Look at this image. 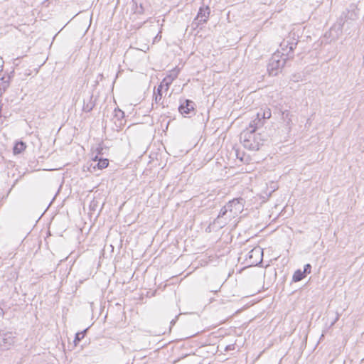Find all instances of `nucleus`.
<instances>
[{
	"label": "nucleus",
	"mask_w": 364,
	"mask_h": 364,
	"mask_svg": "<svg viewBox=\"0 0 364 364\" xmlns=\"http://www.w3.org/2000/svg\"><path fill=\"white\" fill-rule=\"evenodd\" d=\"M311 271V265L310 264H306L304 267V270L302 271L305 275L307 274H310Z\"/></svg>",
	"instance_id": "obj_23"
},
{
	"label": "nucleus",
	"mask_w": 364,
	"mask_h": 364,
	"mask_svg": "<svg viewBox=\"0 0 364 364\" xmlns=\"http://www.w3.org/2000/svg\"><path fill=\"white\" fill-rule=\"evenodd\" d=\"M218 290H211V291L217 292Z\"/></svg>",
	"instance_id": "obj_29"
},
{
	"label": "nucleus",
	"mask_w": 364,
	"mask_h": 364,
	"mask_svg": "<svg viewBox=\"0 0 364 364\" xmlns=\"http://www.w3.org/2000/svg\"><path fill=\"white\" fill-rule=\"evenodd\" d=\"M27 146L23 141H17L13 148V153L14 155L21 154L26 149Z\"/></svg>",
	"instance_id": "obj_14"
},
{
	"label": "nucleus",
	"mask_w": 364,
	"mask_h": 364,
	"mask_svg": "<svg viewBox=\"0 0 364 364\" xmlns=\"http://www.w3.org/2000/svg\"><path fill=\"white\" fill-rule=\"evenodd\" d=\"M174 70H176V69H174ZM168 76H171V77H173L174 76V73H173V70H171V74L168 75Z\"/></svg>",
	"instance_id": "obj_26"
},
{
	"label": "nucleus",
	"mask_w": 364,
	"mask_h": 364,
	"mask_svg": "<svg viewBox=\"0 0 364 364\" xmlns=\"http://www.w3.org/2000/svg\"><path fill=\"white\" fill-rule=\"evenodd\" d=\"M171 323H175V321L174 320H172V321L171 322Z\"/></svg>",
	"instance_id": "obj_30"
},
{
	"label": "nucleus",
	"mask_w": 364,
	"mask_h": 364,
	"mask_svg": "<svg viewBox=\"0 0 364 364\" xmlns=\"http://www.w3.org/2000/svg\"><path fill=\"white\" fill-rule=\"evenodd\" d=\"M297 45L296 42H294V39H284L280 43V55H282L284 58L288 57V59L293 58L291 55L293 50L296 48Z\"/></svg>",
	"instance_id": "obj_5"
},
{
	"label": "nucleus",
	"mask_w": 364,
	"mask_h": 364,
	"mask_svg": "<svg viewBox=\"0 0 364 364\" xmlns=\"http://www.w3.org/2000/svg\"><path fill=\"white\" fill-rule=\"evenodd\" d=\"M266 139L261 133L254 129H246L240 134V141L243 146L250 151H257Z\"/></svg>",
	"instance_id": "obj_2"
},
{
	"label": "nucleus",
	"mask_w": 364,
	"mask_h": 364,
	"mask_svg": "<svg viewBox=\"0 0 364 364\" xmlns=\"http://www.w3.org/2000/svg\"><path fill=\"white\" fill-rule=\"evenodd\" d=\"M305 277L306 275L301 269H297L296 271L294 272L293 274L292 281L294 282H297L302 280Z\"/></svg>",
	"instance_id": "obj_18"
},
{
	"label": "nucleus",
	"mask_w": 364,
	"mask_h": 364,
	"mask_svg": "<svg viewBox=\"0 0 364 364\" xmlns=\"http://www.w3.org/2000/svg\"><path fill=\"white\" fill-rule=\"evenodd\" d=\"M210 13V9L208 6H201L199 9L196 17L194 18L192 25H196V26H198L200 24L206 23L208 20Z\"/></svg>",
	"instance_id": "obj_8"
},
{
	"label": "nucleus",
	"mask_w": 364,
	"mask_h": 364,
	"mask_svg": "<svg viewBox=\"0 0 364 364\" xmlns=\"http://www.w3.org/2000/svg\"><path fill=\"white\" fill-rule=\"evenodd\" d=\"M154 102L156 104L163 105V107H164L165 105H164V100H162V95L158 94V95H154Z\"/></svg>",
	"instance_id": "obj_21"
},
{
	"label": "nucleus",
	"mask_w": 364,
	"mask_h": 364,
	"mask_svg": "<svg viewBox=\"0 0 364 364\" xmlns=\"http://www.w3.org/2000/svg\"><path fill=\"white\" fill-rule=\"evenodd\" d=\"M355 7L354 5H350V9H347V13L343 12L338 21L331 26L329 31L326 33L325 37L330 38L331 41L337 40L342 35L345 20L357 18L358 14L355 12Z\"/></svg>",
	"instance_id": "obj_1"
},
{
	"label": "nucleus",
	"mask_w": 364,
	"mask_h": 364,
	"mask_svg": "<svg viewBox=\"0 0 364 364\" xmlns=\"http://www.w3.org/2000/svg\"><path fill=\"white\" fill-rule=\"evenodd\" d=\"M87 330V329H85L84 331H82L81 332H77L75 334V337L74 339V343H75V346H77V343L85 337Z\"/></svg>",
	"instance_id": "obj_19"
},
{
	"label": "nucleus",
	"mask_w": 364,
	"mask_h": 364,
	"mask_svg": "<svg viewBox=\"0 0 364 364\" xmlns=\"http://www.w3.org/2000/svg\"><path fill=\"white\" fill-rule=\"evenodd\" d=\"M114 112H115V117H117L118 119H121V118H123L124 117V112H122L119 109H114Z\"/></svg>",
	"instance_id": "obj_22"
},
{
	"label": "nucleus",
	"mask_w": 364,
	"mask_h": 364,
	"mask_svg": "<svg viewBox=\"0 0 364 364\" xmlns=\"http://www.w3.org/2000/svg\"><path fill=\"white\" fill-rule=\"evenodd\" d=\"M282 119L284 122L289 125L291 121L290 117V112L287 110L282 112Z\"/></svg>",
	"instance_id": "obj_20"
},
{
	"label": "nucleus",
	"mask_w": 364,
	"mask_h": 364,
	"mask_svg": "<svg viewBox=\"0 0 364 364\" xmlns=\"http://www.w3.org/2000/svg\"><path fill=\"white\" fill-rule=\"evenodd\" d=\"M174 76H166L163 80L161 82L160 85H161L166 91H167L169 88V86L173 82V81L177 77L178 75V70H173Z\"/></svg>",
	"instance_id": "obj_12"
},
{
	"label": "nucleus",
	"mask_w": 364,
	"mask_h": 364,
	"mask_svg": "<svg viewBox=\"0 0 364 364\" xmlns=\"http://www.w3.org/2000/svg\"><path fill=\"white\" fill-rule=\"evenodd\" d=\"M1 82L0 83V97L10 85V76H8L6 78L5 77H1Z\"/></svg>",
	"instance_id": "obj_15"
},
{
	"label": "nucleus",
	"mask_w": 364,
	"mask_h": 364,
	"mask_svg": "<svg viewBox=\"0 0 364 364\" xmlns=\"http://www.w3.org/2000/svg\"><path fill=\"white\" fill-rule=\"evenodd\" d=\"M245 200L242 198H235L229 201L225 205H224L225 213L227 211V208H230L232 213L237 216L241 213L244 209Z\"/></svg>",
	"instance_id": "obj_6"
},
{
	"label": "nucleus",
	"mask_w": 364,
	"mask_h": 364,
	"mask_svg": "<svg viewBox=\"0 0 364 364\" xmlns=\"http://www.w3.org/2000/svg\"><path fill=\"white\" fill-rule=\"evenodd\" d=\"M92 98V95H87L86 97L83 99V112H90V111L92 110L93 107H95V102Z\"/></svg>",
	"instance_id": "obj_11"
},
{
	"label": "nucleus",
	"mask_w": 364,
	"mask_h": 364,
	"mask_svg": "<svg viewBox=\"0 0 364 364\" xmlns=\"http://www.w3.org/2000/svg\"><path fill=\"white\" fill-rule=\"evenodd\" d=\"M339 318H340V314L338 313H336V316L335 319L331 322V326H333L337 322V321H338Z\"/></svg>",
	"instance_id": "obj_25"
},
{
	"label": "nucleus",
	"mask_w": 364,
	"mask_h": 364,
	"mask_svg": "<svg viewBox=\"0 0 364 364\" xmlns=\"http://www.w3.org/2000/svg\"><path fill=\"white\" fill-rule=\"evenodd\" d=\"M288 57L284 58L280 55V52L277 50L272 56L268 64V71L272 75H277L279 70L282 68L285 65Z\"/></svg>",
	"instance_id": "obj_3"
},
{
	"label": "nucleus",
	"mask_w": 364,
	"mask_h": 364,
	"mask_svg": "<svg viewBox=\"0 0 364 364\" xmlns=\"http://www.w3.org/2000/svg\"><path fill=\"white\" fill-rule=\"evenodd\" d=\"M232 348H231V346H228L226 348H225V350H231Z\"/></svg>",
	"instance_id": "obj_27"
},
{
	"label": "nucleus",
	"mask_w": 364,
	"mask_h": 364,
	"mask_svg": "<svg viewBox=\"0 0 364 364\" xmlns=\"http://www.w3.org/2000/svg\"><path fill=\"white\" fill-rule=\"evenodd\" d=\"M195 103L190 100H184L178 107V111L181 114H188L194 112Z\"/></svg>",
	"instance_id": "obj_10"
},
{
	"label": "nucleus",
	"mask_w": 364,
	"mask_h": 364,
	"mask_svg": "<svg viewBox=\"0 0 364 364\" xmlns=\"http://www.w3.org/2000/svg\"><path fill=\"white\" fill-rule=\"evenodd\" d=\"M94 161H97L96 166L99 169H103L105 168H107L109 165V161L107 159H102V158L98 159V157L96 156L94 158Z\"/></svg>",
	"instance_id": "obj_16"
},
{
	"label": "nucleus",
	"mask_w": 364,
	"mask_h": 364,
	"mask_svg": "<svg viewBox=\"0 0 364 364\" xmlns=\"http://www.w3.org/2000/svg\"><path fill=\"white\" fill-rule=\"evenodd\" d=\"M263 250L260 247H255L252 249L247 255V259L251 265H257L262 260Z\"/></svg>",
	"instance_id": "obj_9"
},
{
	"label": "nucleus",
	"mask_w": 364,
	"mask_h": 364,
	"mask_svg": "<svg viewBox=\"0 0 364 364\" xmlns=\"http://www.w3.org/2000/svg\"><path fill=\"white\" fill-rule=\"evenodd\" d=\"M164 89V87L161 85H159L157 87L156 91L154 92V95H162V90Z\"/></svg>",
	"instance_id": "obj_24"
},
{
	"label": "nucleus",
	"mask_w": 364,
	"mask_h": 364,
	"mask_svg": "<svg viewBox=\"0 0 364 364\" xmlns=\"http://www.w3.org/2000/svg\"><path fill=\"white\" fill-rule=\"evenodd\" d=\"M237 217L230 208H227V211L225 213L224 206L221 208L218 217L215 219L213 223L217 225L218 227L222 228H223L228 222H230L232 219Z\"/></svg>",
	"instance_id": "obj_4"
},
{
	"label": "nucleus",
	"mask_w": 364,
	"mask_h": 364,
	"mask_svg": "<svg viewBox=\"0 0 364 364\" xmlns=\"http://www.w3.org/2000/svg\"><path fill=\"white\" fill-rule=\"evenodd\" d=\"M4 314V310L0 307V316Z\"/></svg>",
	"instance_id": "obj_28"
},
{
	"label": "nucleus",
	"mask_w": 364,
	"mask_h": 364,
	"mask_svg": "<svg viewBox=\"0 0 364 364\" xmlns=\"http://www.w3.org/2000/svg\"><path fill=\"white\" fill-rule=\"evenodd\" d=\"M257 116L261 117L262 119L264 121L267 119H269L272 116V112L270 109L267 108L265 109H261L259 112H257Z\"/></svg>",
	"instance_id": "obj_17"
},
{
	"label": "nucleus",
	"mask_w": 364,
	"mask_h": 364,
	"mask_svg": "<svg viewBox=\"0 0 364 364\" xmlns=\"http://www.w3.org/2000/svg\"><path fill=\"white\" fill-rule=\"evenodd\" d=\"M264 123V121L262 117L257 115V117L250 122V126L247 129H254V132H255L257 129L262 127Z\"/></svg>",
	"instance_id": "obj_13"
},
{
	"label": "nucleus",
	"mask_w": 364,
	"mask_h": 364,
	"mask_svg": "<svg viewBox=\"0 0 364 364\" xmlns=\"http://www.w3.org/2000/svg\"><path fill=\"white\" fill-rule=\"evenodd\" d=\"M15 336L12 332L0 331V350H7L15 343Z\"/></svg>",
	"instance_id": "obj_7"
}]
</instances>
